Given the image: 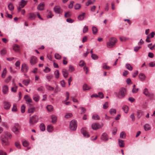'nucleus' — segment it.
<instances>
[{"label":"nucleus","instance_id":"nucleus-37","mask_svg":"<svg viewBox=\"0 0 155 155\" xmlns=\"http://www.w3.org/2000/svg\"><path fill=\"white\" fill-rule=\"evenodd\" d=\"M92 30L93 34L94 35H96L97 32V28L95 26H93L92 27Z\"/></svg>","mask_w":155,"mask_h":155},{"label":"nucleus","instance_id":"nucleus-13","mask_svg":"<svg viewBox=\"0 0 155 155\" xmlns=\"http://www.w3.org/2000/svg\"><path fill=\"white\" fill-rule=\"evenodd\" d=\"M4 106L5 109L8 110L9 109L11 106V104L9 102L5 101L4 102Z\"/></svg>","mask_w":155,"mask_h":155},{"label":"nucleus","instance_id":"nucleus-16","mask_svg":"<svg viewBox=\"0 0 155 155\" xmlns=\"http://www.w3.org/2000/svg\"><path fill=\"white\" fill-rule=\"evenodd\" d=\"M101 139L104 141L107 140L108 138L107 134L105 133H103L101 136Z\"/></svg>","mask_w":155,"mask_h":155},{"label":"nucleus","instance_id":"nucleus-19","mask_svg":"<svg viewBox=\"0 0 155 155\" xmlns=\"http://www.w3.org/2000/svg\"><path fill=\"white\" fill-rule=\"evenodd\" d=\"M24 98H25V101L28 103H31L32 102L31 98L28 95H25Z\"/></svg>","mask_w":155,"mask_h":155},{"label":"nucleus","instance_id":"nucleus-42","mask_svg":"<svg viewBox=\"0 0 155 155\" xmlns=\"http://www.w3.org/2000/svg\"><path fill=\"white\" fill-rule=\"evenodd\" d=\"M144 128L145 130L147 131L150 129V125L148 124H146L144 126Z\"/></svg>","mask_w":155,"mask_h":155},{"label":"nucleus","instance_id":"nucleus-30","mask_svg":"<svg viewBox=\"0 0 155 155\" xmlns=\"http://www.w3.org/2000/svg\"><path fill=\"white\" fill-rule=\"evenodd\" d=\"M46 108L48 111L51 112L53 111V107L51 105H48L46 107Z\"/></svg>","mask_w":155,"mask_h":155},{"label":"nucleus","instance_id":"nucleus-27","mask_svg":"<svg viewBox=\"0 0 155 155\" xmlns=\"http://www.w3.org/2000/svg\"><path fill=\"white\" fill-rule=\"evenodd\" d=\"M137 117L138 118H140V117L143 115V112L140 110H138L137 112Z\"/></svg>","mask_w":155,"mask_h":155},{"label":"nucleus","instance_id":"nucleus-9","mask_svg":"<svg viewBox=\"0 0 155 155\" xmlns=\"http://www.w3.org/2000/svg\"><path fill=\"white\" fill-rule=\"evenodd\" d=\"M54 12L56 13L60 14L61 8L59 5L56 6L54 8Z\"/></svg>","mask_w":155,"mask_h":155},{"label":"nucleus","instance_id":"nucleus-21","mask_svg":"<svg viewBox=\"0 0 155 155\" xmlns=\"http://www.w3.org/2000/svg\"><path fill=\"white\" fill-rule=\"evenodd\" d=\"M118 144L119 146L120 147H123L124 146V141L120 139H118Z\"/></svg>","mask_w":155,"mask_h":155},{"label":"nucleus","instance_id":"nucleus-50","mask_svg":"<svg viewBox=\"0 0 155 155\" xmlns=\"http://www.w3.org/2000/svg\"><path fill=\"white\" fill-rule=\"evenodd\" d=\"M125 134L124 132L123 131L121 132L120 134V137L124 139L125 138Z\"/></svg>","mask_w":155,"mask_h":155},{"label":"nucleus","instance_id":"nucleus-61","mask_svg":"<svg viewBox=\"0 0 155 155\" xmlns=\"http://www.w3.org/2000/svg\"><path fill=\"white\" fill-rule=\"evenodd\" d=\"M37 90L39 92H42L44 91V88L42 86H41L37 89Z\"/></svg>","mask_w":155,"mask_h":155},{"label":"nucleus","instance_id":"nucleus-22","mask_svg":"<svg viewBox=\"0 0 155 155\" xmlns=\"http://www.w3.org/2000/svg\"><path fill=\"white\" fill-rule=\"evenodd\" d=\"M8 88L7 85H4L2 89L3 92L4 94H6L7 93Z\"/></svg>","mask_w":155,"mask_h":155},{"label":"nucleus","instance_id":"nucleus-26","mask_svg":"<svg viewBox=\"0 0 155 155\" xmlns=\"http://www.w3.org/2000/svg\"><path fill=\"white\" fill-rule=\"evenodd\" d=\"M7 53V51L5 48H4L0 51V54L2 56L5 55Z\"/></svg>","mask_w":155,"mask_h":155},{"label":"nucleus","instance_id":"nucleus-7","mask_svg":"<svg viewBox=\"0 0 155 155\" xmlns=\"http://www.w3.org/2000/svg\"><path fill=\"white\" fill-rule=\"evenodd\" d=\"M38 62L37 58L34 56H32L30 58V62L31 64L32 65H35Z\"/></svg>","mask_w":155,"mask_h":155},{"label":"nucleus","instance_id":"nucleus-34","mask_svg":"<svg viewBox=\"0 0 155 155\" xmlns=\"http://www.w3.org/2000/svg\"><path fill=\"white\" fill-rule=\"evenodd\" d=\"M122 108L125 113H127L128 111V107L126 105L124 106Z\"/></svg>","mask_w":155,"mask_h":155},{"label":"nucleus","instance_id":"nucleus-39","mask_svg":"<svg viewBox=\"0 0 155 155\" xmlns=\"http://www.w3.org/2000/svg\"><path fill=\"white\" fill-rule=\"evenodd\" d=\"M85 13H83V14L80 15L78 17V19L79 20H82L84 19Z\"/></svg>","mask_w":155,"mask_h":155},{"label":"nucleus","instance_id":"nucleus-35","mask_svg":"<svg viewBox=\"0 0 155 155\" xmlns=\"http://www.w3.org/2000/svg\"><path fill=\"white\" fill-rule=\"evenodd\" d=\"M117 39L115 38H111L110 40V41L112 43V44L115 45Z\"/></svg>","mask_w":155,"mask_h":155},{"label":"nucleus","instance_id":"nucleus-12","mask_svg":"<svg viewBox=\"0 0 155 155\" xmlns=\"http://www.w3.org/2000/svg\"><path fill=\"white\" fill-rule=\"evenodd\" d=\"M27 1L21 0L19 2V5L22 8H23L27 4Z\"/></svg>","mask_w":155,"mask_h":155},{"label":"nucleus","instance_id":"nucleus-4","mask_svg":"<svg viewBox=\"0 0 155 155\" xmlns=\"http://www.w3.org/2000/svg\"><path fill=\"white\" fill-rule=\"evenodd\" d=\"M0 139L3 145L5 146H7L9 145V143L8 140V139L4 135H1Z\"/></svg>","mask_w":155,"mask_h":155},{"label":"nucleus","instance_id":"nucleus-46","mask_svg":"<svg viewBox=\"0 0 155 155\" xmlns=\"http://www.w3.org/2000/svg\"><path fill=\"white\" fill-rule=\"evenodd\" d=\"M94 3V2H93L91 0H88V2L86 3L85 5L87 6H88L90 4H93Z\"/></svg>","mask_w":155,"mask_h":155},{"label":"nucleus","instance_id":"nucleus-2","mask_svg":"<svg viewBox=\"0 0 155 155\" xmlns=\"http://www.w3.org/2000/svg\"><path fill=\"white\" fill-rule=\"evenodd\" d=\"M38 120V117L35 115H34L30 117L29 118V123L30 126H32L36 123Z\"/></svg>","mask_w":155,"mask_h":155},{"label":"nucleus","instance_id":"nucleus-63","mask_svg":"<svg viewBox=\"0 0 155 155\" xmlns=\"http://www.w3.org/2000/svg\"><path fill=\"white\" fill-rule=\"evenodd\" d=\"M141 48L140 46H136L134 48V51L135 52H137Z\"/></svg>","mask_w":155,"mask_h":155},{"label":"nucleus","instance_id":"nucleus-1","mask_svg":"<svg viewBox=\"0 0 155 155\" xmlns=\"http://www.w3.org/2000/svg\"><path fill=\"white\" fill-rule=\"evenodd\" d=\"M114 94L118 98H123L127 94L126 89L122 87L119 89L118 92H115Z\"/></svg>","mask_w":155,"mask_h":155},{"label":"nucleus","instance_id":"nucleus-38","mask_svg":"<svg viewBox=\"0 0 155 155\" xmlns=\"http://www.w3.org/2000/svg\"><path fill=\"white\" fill-rule=\"evenodd\" d=\"M40 128L41 130L42 131H44L45 129V125L43 123H41V124L40 126Z\"/></svg>","mask_w":155,"mask_h":155},{"label":"nucleus","instance_id":"nucleus-20","mask_svg":"<svg viewBox=\"0 0 155 155\" xmlns=\"http://www.w3.org/2000/svg\"><path fill=\"white\" fill-rule=\"evenodd\" d=\"M54 130L53 127L51 125H48L47 127V130L49 132H52Z\"/></svg>","mask_w":155,"mask_h":155},{"label":"nucleus","instance_id":"nucleus-29","mask_svg":"<svg viewBox=\"0 0 155 155\" xmlns=\"http://www.w3.org/2000/svg\"><path fill=\"white\" fill-rule=\"evenodd\" d=\"M8 8L10 11H13L14 9L13 5L11 3H9L8 5Z\"/></svg>","mask_w":155,"mask_h":155},{"label":"nucleus","instance_id":"nucleus-53","mask_svg":"<svg viewBox=\"0 0 155 155\" xmlns=\"http://www.w3.org/2000/svg\"><path fill=\"white\" fill-rule=\"evenodd\" d=\"M81 8V5L79 4H76L75 5L74 8L76 10L80 9Z\"/></svg>","mask_w":155,"mask_h":155},{"label":"nucleus","instance_id":"nucleus-54","mask_svg":"<svg viewBox=\"0 0 155 155\" xmlns=\"http://www.w3.org/2000/svg\"><path fill=\"white\" fill-rule=\"evenodd\" d=\"M54 57L56 59H61V56L58 54L55 53L54 55Z\"/></svg>","mask_w":155,"mask_h":155},{"label":"nucleus","instance_id":"nucleus-47","mask_svg":"<svg viewBox=\"0 0 155 155\" xmlns=\"http://www.w3.org/2000/svg\"><path fill=\"white\" fill-rule=\"evenodd\" d=\"M18 88V87L15 85L11 89V91H12L16 92L17 91V90Z\"/></svg>","mask_w":155,"mask_h":155},{"label":"nucleus","instance_id":"nucleus-56","mask_svg":"<svg viewBox=\"0 0 155 155\" xmlns=\"http://www.w3.org/2000/svg\"><path fill=\"white\" fill-rule=\"evenodd\" d=\"M35 110V108L34 107H32L29 108L28 109V112L29 113H32L34 112Z\"/></svg>","mask_w":155,"mask_h":155},{"label":"nucleus","instance_id":"nucleus-23","mask_svg":"<svg viewBox=\"0 0 155 155\" xmlns=\"http://www.w3.org/2000/svg\"><path fill=\"white\" fill-rule=\"evenodd\" d=\"M13 48L15 51H18L19 50L20 47L18 45L15 44L13 46Z\"/></svg>","mask_w":155,"mask_h":155},{"label":"nucleus","instance_id":"nucleus-36","mask_svg":"<svg viewBox=\"0 0 155 155\" xmlns=\"http://www.w3.org/2000/svg\"><path fill=\"white\" fill-rule=\"evenodd\" d=\"M135 87H136L135 85L134 84V85L133 86V89L132 90V92L133 93H136L138 91V90H139L138 88H135Z\"/></svg>","mask_w":155,"mask_h":155},{"label":"nucleus","instance_id":"nucleus-55","mask_svg":"<svg viewBox=\"0 0 155 155\" xmlns=\"http://www.w3.org/2000/svg\"><path fill=\"white\" fill-rule=\"evenodd\" d=\"M12 78V77L11 76H9L5 80V82L6 83H8L10 81Z\"/></svg>","mask_w":155,"mask_h":155},{"label":"nucleus","instance_id":"nucleus-10","mask_svg":"<svg viewBox=\"0 0 155 155\" xmlns=\"http://www.w3.org/2000/svg\"><path fill=\"white\" fill-rule=\"evenodd\" d=\"M81 131L84 137H88L90 136L88 134L87 132L86 131L85 129L82 128L81 129Z\"/></svg>","mask_w":155,"mask_h":155},{"label":"nucleus","instance_id":"nucleus-44","mask_svg":"<svg viewBox=\"0 0 155 155\" xmlns=\"http://www.w3.org/2000/svg\"><path fill=\"white\" fill-rule=\"evenodd\" d=\"M72 116V114L71 113H66L64 117L66 118H68Z\"/></svg>","mask_w":155,"mask_h":155},{"label":"nucleus","instance_id":"nucleus-32","mask_svg":"<svg viewBox=\"0 0 155 155\" xmlns=\"http://www.w3.org/2000/svg\"><path fill=\"white\" fill-rule=\"evenodd\" d=\"M51 118L52 120V122L53 123H55L56 122L57 117L54 115H52Z\"/></svg>","mask_w":155,"mask_h":155},{"label":"nucleus","instance_id":"nucleus-17","mask_svg":"<svg viewBox=\"0 0 155 155\" xmlns=\"http://www.w3.org/2000/svg\"><path fill=\"white\" fill-rule=\"evenodd\" d=\"M33 99L35 102H38L40 99V96L37 94H35L33 96Z\"/></svg>","mask_w":155,"mask_h":155},{"label":"nucleus","instance_id":"nucleus-57","mask_svg":"<svg viewBox=\"0 0 155 155\" xmlns=\"http://www.w3.org/2000/svg\"><path fill=\"white\" fill-rule=\"evenodd\" d=\"M120 38L121 41H125L128 39V38L124 36L120 37Z\"/></svg>","mask_w":155,"mask_h":155},{"label":"nucleus","instance_id":"nucleus-51","mask_svg":"<svg viewBox=\"0 0 155 155\" xmlns=\"http://www.w3.org/2000/svg\"><path fill=\"white\" fill-rule=\"evenodd\" d=\"M108 103L106 102L103 105V108L104 109H106L108 107Z\"/></svg>","mask_w":155,"mask_h":155},{"label":"nucleus","instance_id":"nucleus-28","mask_svg":"<svg viewBox=\"0 0 155 155\" xmlns=\"http://www.w3.org/2000/svg\"><path fill=\"white\" fill-rule=\"evenodd\" d=\"M125 67L127 69L130 71H132L133 69V67L129 64H126Z\"/></svg>","mask_w":155,"mask_h":155},{"label":"nucleus","instance_id":"nucleus-45","mask_svg":"<svg viewBox=\"0 0 155 155\" xmlns=\"http://www.w3.org/2000/svg\"><path fill=\"white\" fill-rule=\"evenodd\" d=\"M12 111L16 112L17 110V109L16 107V105L14 104L13 105V107L12 108Z\"/></svg>","mask_w":155,"mask_h":155},{"label":"nucleus","instance_id":"nucleus-52","mask_svg":"<svg viewBox=\"0 0 155 155\" xmlns=\"http://www.w3.org/2000/svg\"><path fill=\"white\" fill-rule=\"evenodd\" d=\"M91 57L94 60H97L98 58V57L96 54H92L91 55Z\"/></svg>","mask_w":155,"mask_h":155},{"label":"nucleus","instance_id":"nucleus-43","mask_svg":"<svg viewBox=\"0 0 155 155\" xmlns=\"http://www.w3.org/2000/svg\"><path fill=\"white\" fill-rule=\"evenodd\" d=\"M4 134L5 135L9 137L10 139H11L12 138V135L8 132L5 131L4 132Z\"/></svg>","mask_w":155,"mask_h":155},{"label":"nucleus","instance_id":"nucleus-64","mask_svg":"<svg viewBox=\"0 0 155 155\" xmlns=\"http://www.w3.org/2000/svg\"><path fill=\"white\" fill-rule=\"evenodd\" d=\"M149 66L153 67L155 66V62H151L149 64Z\"/></svg>","mask_w":155,"mask_h":155},{"label":"nucleus","instance_id":"nucleus-40","mask_svg":"<svg viewBox=\"0 0 155 155\" xmlns=\"http://www.w3.org/2000/svg\"><path fill=\"white\" fill-rule=\"evenodd\" d=\"M92 119L94 120H99L100 117L97 114H94L92 116Z\"/></svg>","mask_w":155,"mask_h":155},{"label":"nucleus","instance_id":"nucleus-59","mask_svg":"<svg viewBox=\"0 0 155 155\" xmlns=\"http://www.w3.org/2000/svg\"><path fill=\"white\" fill-rule=\"evenodd\" d=\"M102 68L103 69L107 70H109L110 68V67L107 66L106 64L104 65Z\"/></svg>","mask_w":155,"mask_h":155},{"label":"nucleus","instance_id":"nucleus-48","mask_svg":"<svg viewBox=\"0 0 155 155\" xmlns=\"http://www.w3.org/2000/svg\"><path fill=\"white\" fill-rule=\"evenodd\" d=\"M69 71L70 72H72L74 71V67L71 65H70L69 66Z\"/></svg>","mask_w":155,"mask_h":155},{"label":"nucleus","instance_id":"nucleus-33","mask_svg":"<svg viewBox=\"0 0 155 155\" xmlns=\"http://www.w3.org/2000/svg\"><path fill=\"white\" fill-rule=\"evenodd\" d=\"M30 80L29 79L25 80L23 81V83L26 86H28L29 84Z\"/></svg>","mask_w":155,"mask_h":155},{"label":"nucleus","instance_id":"nucleus-31","mask_svg":"<svg viewBox=\"0 0 155 155\" xmlns=\"http://www.w3.org/2000/svg\"><path fill=\"white\" fill-rule=\"evenodd\" d=\"M7 71L6 68L4 69L3 70V72L2 74V78H5V75L7 73Z\"/></svg>","mask_w":155,"mask_h":155},{"label":"nucleus","instance_id":"nucleus-62","mask_svg":"<svg viewBox=\"0 0 155 155\" xmlns=\"http://www.w3.org/2000/svg\"><path fill=\"white\" fill-rule=\"evenodd\" d=\"M61 86L63 87H65V83L64 80H62L60 82Z\"/></svg>","mask_w":155,"mask_h":155},{"label":"nucleus","instance_id":"nucleus-49","mask_svg":"<svg viewBox=\"0 0 155 155\" xmlns=\"http://www.w3.org/2000/svg\"><path fill=\"white\" fill-rule=\"evenodd\" d=\"M54 74H55V77L56 78H58L59 77V74L58 71V70H56L54 72Z\"/></svg>","mask_w":155,"mask_h":155},{"label":"nucleus","instance_id":"nucleus-18","mask_svg":"<svg viewBox=\"0 0 155 155\" xmlns=\"http://www.w3.org/2000/svg\"><path fill=\"white\" fill-rule=\"evenodd\" d=\"M45 5L43 3H40L37 7V9L40 10H42L44 9Z\"/></svg>","mask_w":155,"mask_h":155},{"label":"nucleus","instance_id":"nucleus-8","mask_svg":"<svg viewBox=\"0 0 155 155\" xmlns=\"http://www.w3.org/2000/svg\"><path fill=\"white\" fill-rule=\"evenodd\" d=\"M29 68L28 65L25 63L21 65V71L25 73L28 72Z\"/></svg>","mask_w":155,"mask_h":155},{"label":"nucleus","instance_id":"nucleus-11","mask_svg":"<svg viewBox=\"0 0 155 155\" xmlns=\"http://www.w3.org/2000/svg\"><path fill=\"white\" fill-rule=\"evenodd\" d=\"M143 94L146 96L149 97L151 95V94L149 92L147 88H146L143 90Z\"/></svg>","mask_w":155,"mask_h":155},{"label":"nucleus","instance_id":"nucleus-3","mask_svg":"<svg viewBox=\"0 0 155 155\" xmlns=\"http://www.w3.org/2000/svg\"><path fill=\"white\" fill-rule=\"evenodd\" d=\"M77 127L76 121L74 120H72L70 122L69 127L70 129L73 130H76Z\"/></svg>","mask_w":155,"mask_h":155},{"label":"nucleus","instance_id":"nucleus-15","mask_svg":"<svg viewBox=\"0 0 155 155\" xmlns=\"http://www.w3.org/2000/svg\"><path fill=\"white\" fill-rule=\"evenodd\" d=\"M139 77L140 80L142 81H144L146 78L145 74L143 73H140L139 75Z\"/></svg>","mask_w":155,"mask_h":155},{"label":"nucleus","instance_id":"nucleus-24","mask_svg":"<svg viewBox=\"0 0 155 155\" xmlns=\"http://www.w3.org/2000/svg\"><path fill=\"white\" fill-rule=\"evenodd\" d=\"M91 88V87H89L88 85L86 84H84L83 86V89L84 91H85L87 90H88L90 89Z\"/></svg>","mask_w":155,"mask_h":155},{"label":"nucleus","instance_id":"nucleus-6","mask_svg":"<svg viewBox=\"0 0 155 155\" xmlns=\"http://www.w3.org/2000/svg\"><path fill=\"white\" fill-rule=\"evenodd\" d=\"M20 127L18 123H15L12 128V130L15 134H18L19 132Z\"/></svg>","mask_w":155,"mask_h":155},{"label":"nucleus","instance_id":"nucleus-41","mask_svg":"<svg viewBox=\"0 0 155 155\" xmlns=\"http://www.w3.org/2000/svg\"><path fill=\"white\" fill-rule=\"evenodd\" d=\"M114 45L112 44V43L110 41H109V42H108L107 43V47H108L109 48H112Z\"/></svg>","mask_w":155,"mask_h":155},{"label":"nucleus","instance_id":"nucleus-60","mask_svg":"<svg viewBox=\"0 0 155 155\" xmlns=\"http://www.w3.org/2000/svg\"><path fill=\"white\" fill-rule=\"evenodd\" d=\"M74 3V2L73 1H71V2L70 4L68 5V8H73V4Z\"/></svg>","mask_w":155,"mask_h":155},{"label":"nucleus","instance_id":"nucleus-58","mask_svg":"<svg viewBox=\"0 0 155 155\" xmlns=\"http://www.w3.org/2000/svg\"><path fill=\"white\" fill-rule=\"evenodd\" d=\"M88 28L87 26L85 25L83 29V32L84 33H85L87 31Z\"/></svg>","mask_w":155,"mask_h":155},{"label":"nucleus","instance_id":"nucleus-25","mask_svg":"<svg viewBox=\"0 0 155 155\" xmlns=\"http://www.w3.org/2000/svg\"><path fill=\"white\" fill-rule=\"evenodd\" d=\"M109 112L111 115H114L116 113V110L114 108L111 109L110 110Z\"/></svg>","mask_w":155,"mask_h":155},{"label":"nucleus","instance_id":"nucleus-14","mask_svg":"<svg viewBox=\"0 0 155 155\" xmlns=\"http://www.w3.org/2000/svg\"><path fill=\"white\" fill-rule=\"evenodd\" d=\"M36 17V15L33 13H31L28 15V18L31 20H34Z\"/></svg>","mask_w":155,"mask_h":155},{"label":"nucleus","instance_id":"nucleus-5","mask_svg":"<svg viewBox=\"0 0 155 155\" xmlns=\"http://www.w3.org/2000/svg\"><path fill=\"white\" fill-rule=\"evenodd\" d=\"M103 126V124H100L98 123H94L92 124L91 127L93 130H96L101 128Z\"/></svg>","mask_w":155,"mask_h":155}]
</instances>
